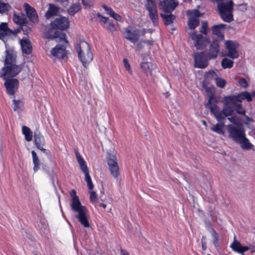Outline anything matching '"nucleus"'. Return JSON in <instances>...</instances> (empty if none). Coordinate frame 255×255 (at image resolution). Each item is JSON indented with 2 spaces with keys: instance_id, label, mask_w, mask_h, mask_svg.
I'll return each instance as SVG.
<instances>
[{
  "instance_id": "nucleus-46",
  "label": "nucleus",
  "mask_w": 255,
  "mask_h": 255,
  "mask_svg": "<svg viewBox=\"0 0 255 255\" xmlns=\"http://www.w3.org/2000/svg\"><path fill=\"white\" fill-rule=\"evenodd\" d=\"M90 194V201L93 204H96L98 203V197L96 193L94 191H91Z\"/></svg>"
},
{
  "instance_id": "nucleus-42",
  "label": "nucleus",
  "mask_w": 255,
  "mask_h": 255,
  "mask_svg": "<svg viewBox=\"0 0 255 255\" xmlns=\"http://www.w3.org/2000/svg\"><path fill=\"white\" fill-rule=\"evenodd\" d=\"M219 76L217 72L211 70L206 73L205 78L208 81L215 80Z\"/></svg>"
},
{
  "instance_id": "nucleus-18",
  "label": "nucleus",
  "mask_w": 255,
  "mask_h": 255,
  "mask_svg": "<svg viewBox=\"0 0 255 255\" xmlns=\"http://www.w3.org/2000/svg\"><path fill=\"white\" fill-rule=\"evenodd\" d=\"M178 5L176 0H164L160 2L159 6L166 12L170 13Z\"/></svg>"
},
{
  "instance_id": "nucleus-27",
  "label": "nucleus",
  "mask_w": 255,
  "mask_h": 255,
  "mask_svg": "<svg viewBox=\"0 0 255 255\" xmlns=\"http://www.w3.org/2000/svg\"><path fill=\"white\" fill-rule=\"evenodd\" d=\"M180 106L178 103H172L170 105L169 112L171 116V118L173 120H176L179 118Z\"/></svg>"
},
{
  "instance_id": "nucleus-32",
  "label": "nucleus",
  "mask_w": 255,
  "mask_h": 255,
  "mask_svg": "<svg viewBox=\"0 0 255 255\" xmlns=\"http://www.w3.org/2000/svg\"><path fill=\"white\" fill-rule=\"evenodd\" d=\"M59 8L53 4H49V7L45 13V16L46 18H49L52 16L56 15L59 11Z\"/></svg>"
},
{
  "instance_id": "nucleus-51",
  "label": "nucleus",
  "mask_w": 255,
  "mask_h": 255,
  "mask_svg": "<svg viewBox=\"0 0 255 255\" xmlns=\"http://www.w3.org/2000/svg\"><path fill=\"white\" fill-rule=\"evenodd\" d=\"M110 15L116 20L121 21L122 20V17L118 13H116L114 10L110 13Z\"/></svg>"
},
{
  "instance_id": "nucleus-29",
  "label": "nucleus",
  "mask_w": 255,
  "mask_h": 255,
  "mask_svg": "<svg viewBox=\"0 0 255 255\" xmlns=\"http://www.w3.org/2000/svg\"><path fill=\"white\" fill-rule=\"evenodd\" d=\"M70 196L72 198L71 203V207L72 209H74L82 206L78 197L76 195V192L75 190L71 191L70 192Z\"/></svg>"
},
{
  "instance_id": "nucleus-11",
  "label": "nucleus",
  "mask_w": 255,
  "mask_h": 255,
  "mask_svg": "<svg viewBox=\"0 0 255 255\" xmlns=\"http://www.w3.org/2000/svg\"><path fill=\"white\" fill-rule=\"evenodd\" d=\"M51 57L54 58L61 59L66 60L67 57V52L65 47L63 45H56L52 48L50 51Z\"/></svg>"
},
{
  "instance_id": "nucleus-24",
  "label": "nucleus",
  "mask_w": 255,
  "mask_h": 255,
  "mask_svg": "<svg viewBox=\"0 0 255 255\" xmlns=\"http://www.w3.org/2000/svg\"><path fill=\"white\" fill-rule=\"evenodd\" d=\"M20 45L23 53L26 54H29L31 53L32 47L29 39L23 38L20 40Z\"/></svg>"
},
{
  "instance_id": "nucleus-12",
  "label": "nucleus",
  "mask_w": 255,
  "mask_h": 255,
  "mask_svg": "<svg viewBox=\"0 0 255 255\" xmlns=\"http://www.w3.org/2000/svg\"><path fill=\"white\" fill-rule=\"evenodd\" d=\"M189 37L194 42L195 47L197 49H202L205 46V41L203 36L200 34H197L196 31L189 32Z\"/></svg>"
},
{
  "instance_id": "nucleus-37",
  "label": "nucleus",
  "mask_w": 255,
  "mask_h": 255,
  "mask_svg": "<svg viewBox=\"0 0 255 255\" xmlns=\"http://www.w3.org/2000/svg\"><path fill=\"white\" fill-rule=\"evenodd\" d=\"M230 105L232 104L229 100V102L226 103L223 109V110L227 117L232 116L234 111L233 107H232Z\"/></svg>"
},
{
  "instance_id": "nucleus-1",
  "label": "nucleus",
  "mask_w": 255,
  "mask_h": 255,
  "mask_svg": "<svg viewBox=\"0 0 255 255\" xmlns=\"http://www.w3.org/2000/svg\"><path fill=\"white\" fill-rule=\"evenodd\" d=\"M23 67V64L17 63L16 53L12 50L6 49L4 65L0 71V77L4 80L13 78L21 71Z\"/></svg>"
},
{
  "instance_id": "nucleus-55",
  "label": "nucleus",
  "mask_w": 255,
  "mask_h": 255,
  "mask_svg": "<svg viewBox=\"0 0 255 255\" xmlns=\"http://www.w3.org/2000/svg\"><path fill=\"white\" fill-rule=\"evenodd\" d=\"M83 4L86 6H90L91 5V3L93 1V0H82Z\"/></svg>"
},
{
  "instance_id": "nucleus-62",
  "label": "nucleus",
  "mask_w": 255,
  "mask_h": 255,
  "mask_svg": "<svg viewBox=\"0 0 255 255\" xmlns=\"http://www.w3.org/2000/svg\"><path fill=\"white\" fill-rule=\"evenodd\" d=\"M56 0L58 2H62L67 1L68 0Z\"/></svg>"
},
{
  "instance_id": "nucleus-47",
  "label": "nucleus",
  "mask_w": 255,
  "mask_h": 255,
  "mask_svg": "<svg viewBox=\"0 0 255 255\" xmlns=\"http://www.w3.org/2000/svg\"><path fill=\"white\" fill-rule=\"evenodd\" d=\"M85 179L87 183L88 187L90 190H92L94 188V185L92 183V180L91 179V177H90L89 174L85 175Z\"/></svg>"
},
{
  "instance_id": "nucleus-64",
  "label": "nucleus",
  "mask_w": 255,
  "mask_h": 255,
  "mask_svg": "<svg viewBox=\"0 0 255 255\" xmlns=\"http://www.w3.org/2000/svg\"><path fill=\"white\" fill-rule=\"evenodd\" d=\"M140 45H141V44H140V43L138 44V47H139V46H140Z\"/></svg>"
},
{
  "instance_id": "nucleus-39",
  "label": "nucleus",
  "mask_w": 255,
  "mask_h": 255,
  "mask_svg": "<svg viewBox=\"0 0 255 255\" xmlns=\"http://www.w3.org/2000/svg\"><path fill=\"white\" fill-rule=\"evenodd\" d=\"M13 109L14 111L16 112H19L22 111L23 108V103L21 100H13Z\"/></svg>"
},
{
  "instance_id": "nucleus-17",
  "label": "nucleus",
  "mask_w": 255,
  "mask_h": 255,
  "mask_svg": "<svg viewBox=\"0 0 255 255\" xmlns=\"http://www.w3.org/2000/svg\"><path fill=\"white\" fill-rule=\"evenodd\" d=\"M140 68L142 72L146 76L153 77L155 71L156 66L149 62H143L140 63Z\"/></svg>"
},
{
  "instance_id": "nucleus-25",
  "label": "nucleus",
  "mask_w": 255,
  "mask_h": 255,
  "mask_svg": "<svg viewBox=\"0 0 255 255\" xmlns=\"http://www.w3.org/2000/svg\"><path fill=\"white\" fill-rule=\"evenodd\" d=\"M225 26L226 24H220L213 25L212 27L213 34L216 35L220 39H223L224 38V35L223 33L225 28Z\"/></svg>"
},
{
  "instance_id": "nucleus-3",
  "label": "nucleus",
  "mask_w": 255,
  "mask_h": 255,
  "mask_svg": "<svg viewBox=\"0 0 255 255\" xmlns=\"http://www.w3.org/2000/svg\"><path fill=\"white\" fill-rule=\"evenodd\" d=\"M217 4L218 9L222 19L226 22H230L233 20V2L232 0L228 2H224L223 0H213Z\"/></svg>"
},
{
  "instance_id": "nucleus-21",
  "label": "nucleus",
  "mask_w": 255,
  "mask_h": 255,
  "mask_svg": "<svg viewBox=\"0 0 255 255\" xmlns=\"http://www.w3.org/2000/svg\"><path fill=\"white\" fill-rule=\"evenodd\" d=\"M23 7L29 20L33 22H37L38 16L35 10L27 3L24 4Z\"/></svg>"
},
{
  "instance_id": "nucleus-20",
  "label": "nucleus",
  "mask_w": 255,
  "mask_h": 255,
  "mask_svg": "<svg viewBox=\"0 0 255 255\" xmlns=\"http://www.w3.org/2000/svg\"><path fill=\"white\" fill-rule=\"evenodd\" d=\"M124 36L130 42L134 43L138 40L139 34L137 31L132 30L130 26H128L125 29Z\"/></svg>"
},
{
  "instance_id": "nucleus-31",
  "label": "nucleus",
  "mask_w": 255,
  "mask_h": 255,
  "mask_svg": "<svg viewBox=\"0 0 255 255\" xmlns=\"http://www.w3.org/2000/svg\"><path fill=\"white\" fill-rule=\"evenodd\" d=\"M237 143L240 144L241 147L244 149H251L253 147V145L249 142L245 134L244 137H242Z\"/></svg>"
},
{
  "instance_id": "nucleus-5",
  "label": "nucleus",
  "mask_w": 255,
  "mask_h": 255,
  "mask_svg": "<svg viewBox=\"0 0 255 255\" xmlns=\"http://www.w3.org/2000/svg\"><path fill=\"white\" fill-rule=\"evenodd\" d=\"M212 97H210L207 104L205 105L206 108H208L210 110L211 113L214 116L216 120L221 122L227 117L223 110H220L216 104L212 103Z\"/></svg>"
},
{
  "instance_id": "nucleus-59",
  "label": "nucleus",
  "mask_w": 255,
  "mask_h": 255,
  "mask_svg": "<svg viewBox=\"0 0 255 255\" xmlns=\"http://www.w3.org/2000/svg\"><path fill=\"white\" fill-rule=\"evenodd\" d=\"M146 1H147L146 5H149V3H150V2H151L152 3H155L154 0H146Z\"/></svg>"
},
{
  "instance_id": "nucleus-36",
  "label": "nucleus",
  "mask_w": 255,
  "mask_h": 255,
  "mask_svg": "<svg viewBox=\"0 0 255 255\" xmlns=\"http://www.w3.org/2000/svg\"><path fill=\"white\" fill-rule=\"evenodd\" d=\"M224 127V123H218L215 125H214L211 128V129L220 134H224V132L223 131V127Z\"/></svg>"
},
{
  "instance_id": "nucleus-6",
  "label": "nucleus",
  "mask_w": 255,
  "mask_h": 255,
  "mask_svg": "<svg viewBox=\"0 0 255 255\" xmlns=\"http://www.w3.org/2000/svg\"><path fill=\"white\" fill-rule=\"evenodd\" d=\"M72 210L78 213L77 218L81 225L85 228H90V225L88 220L87 210L86 207L82 206Z\"/></svg>"
},
{
  "instance_id": "nucleus-35",
  "label": "nucleus",
  "mask_w": 255,
  "mask_h": 255,
  "mask_svg": "<svg viewBox=\"0 0 255 255\" xmlns=\"http://www.w3.org/2000/svg\"><path fill=\"white\" fill-rule=\"evenodd\" d=\"M22 133L24 135L26 141H30L32 139V132L30 129L26 126H23L22 128Z\"/></svg>"
},
{
  "instance_id": "nucleus-40",
  "label": "nucleus",
  "mask_w": 255,
  "mask_h": 255,
  "mask_svg": "<svg viewBox=\"0 0 255 255\" xmlns=\"http://www.w3.org/2000/svg\"><path fill=\"white\" fill-rule=\"evenodd\" d=\"M31 154L32 156L33 162L34 163L33 170L34 172H36L38 170L39 167V160L36 155V152L34 150H32L31 151Z\"/></svg>"
},
{
  "instance_id": "nucleus-54",
  "label": "nucleus",
  "mask_w": 255,
  "mask_h": 255,
  "mask_svg": "<svg viewBox=\"0 0 255 255\" xmlns=\"http://www.w3.org/2000/svg\"><path fill=\"white\" fill-rule=\"evenodd\" d=\"M103 7L109 15L113 11V10L111 8L109 7L106 5H103Z\"/></svg>"
},
{
  "instance_id": "nucleus-63",
  "label": "nucleus",
  "mask_w": 255,
  "mask_h": 255,
  "mask_svg": "<svg viewBox=\"0 0 255 255\" xmlns=\"http://www.w3.org/2000/svg\"><path fill=\"white\" fill-rule=\"evenodd\" d=\"M203 123L204 125H205V124H206V122H205V121H203Z\"/></svg>"
},
{
  "instance_id": "nucleus-44",
  "label": "nucleus",
  "mask_w": 255,
  "mask_h": 255,
  "mask_svg": "<svg viewBox=\"0 0 255 255\" xmlns=\"http://www.w3.org/2000/svg\"><path fill=\"white\" fill-rule=\"evenodd\" d=\"M215 81H216V85L219 88H223L226 85V80L219 76H218Z\"/></svg>"
},
{
  "instance_id": "nucleus-52",
  "label": "nucleus",
  "mask_w": 255,
  "mask_h": 255,
  "mask_svg": "<svg viewBox=\"0 0 255 255\" xmlns=\"http://www.w3.org/2000/svg\"><path fill=\"white\" fill-rule=\"evenodd\" d=\"M211 234L214 238V242L217 243L218 241V235L215 230L212 228L211 229Z\"/></svg>"
},
{
  "instance_id": "nucleus-57",
  "label": "nucleus",
  "mask_w": 255,
  "mask_h": 255,
  "mask_svg": "<svg viewBox=\"0 0 255 255\" xmlns=\"http://www.w3.org/2000/svg\"><path fill=\"white\" fill-rule=\"evenodd\" d=\"M228 120L232 123L233 124H236L237 121L236 120V118L234 117L228 118Z\"/></svg>"
},
{
  "instance_id": "nucleus-48",
  "label": "nucleus",
  "mask_w": 255,
  "mask_h": 255,
  "mask_svg": "<svg viewBox=\"0 0 255 255\" xmlns=\"http://www.w3.org/2000/svg\"><path fill=\"white\" fill-rule=\"evenodd\" d=\"M208 28L207 22L204 21L202 23V26L200 29V32L204 34H207V30Z\"/></svg>"
},
{
  "instance_id": "nucleus-58",
  "label": "nucleus",
  "mask_w": 255,
  "mask_h": 255,
  "mask_svg": "<svg viewBox=\"0 0 255 255\" xmlns=\"http://www.w3.org/2000/svg\"><path fill=\"white\" fill-rule=\"evenodd\" d=\"M121 255H129L127 252H126L123 250H121Z\"/></svg>"
},
{
  "instance_id": "nucleus-26",
  "label": "nucleus",
  "mask_w": 255,
  "mask_h": 255,
  "mask_svg": "<svg viewBox=\"0 0 255 255\" xmlns=\"http://www.w3.org/2000/svg\"><path fill=\"white\" fill-rule=\"evenodd\" d=\"M231 248L235 251L244 254V253L249 250V247L243 246L238 241L236 240V236H234V242L231 244Z\"/></svg>"
},
{
  "instance_id": "nucleus-7",
  "label": "nucleus",
  "mask_w": 255,
  "mask_h": 255,
  "mask_svg": "<svg viewBox=\"0 0 255 255\" xmlns=\"http://www.w3.org/2000/svg\"><path fill=\"white\" fill-rule=\"evenodd\" d=\"M187 13L189 16L188 25L190 29L193 30L199 24L200 14L197 9L188 10Z\"/></svg>"
},
{
  "instance_id": "nucleus-10",
  "label": "nucleus",
  "mask_w": 255,
  "mask_h": 255,
  "mask_svg": "<svg viewBox=\"0 0 255 255\" xmlns=\"http://www.w3.org/2000/svg\"><path fill=\"white\" fill-rule=\"evenodd\" d=\"M225 46L227 50L226 54L227 56L232 59L237 58L239 57V53L237 50L238 44L235 41H226Z\"/></svg>"
},
{
  "instance_id": "nucleus-61",
  "label": "nucleus",
  "mask_w": 255,
  "mask_h": 255,
  "mask_svg": "<svg viewBox=\"0 0 255 255\" xmlns=\"http://www.w3.org/2000/svg\"><path fill=\"white\" fill-rule=\"evenodd\" d=\"M99 206L100 207H102L104 208H105L106 207V205L104 203H100Z\"/></svg>"
},
{
  "instance_id": "nucleus-14",
  "label": "nucleus",
  "mask_w": 255,
  "mask_h": 255,
  "mask_svg": "<svg viewBox=\"0 0 255 255\" xmlns=\"http://www.w3.org/2000/svg\"><path fill=\"white\" fill-rule=\"evenodd\" d=\"M219 45L217 41H213L209 45L205 55L207 59H213L217 57L219 52Z\"/></svg>"
},
{
  "instance_id": "nucleus-41",
  "label": "nucleus",
  "mask_w": 255,
  "mask_h": 255,
  "mask_svg": "<svg viewBox=\"0 0 255 255\" xmlns=\"http://www.w3.org/2000/svg\"><path fill=\"white\" fill-rule=\"evenodd\" d=\"M233 61L227 58L222 60L221 66L223 69L231 68L233 66Z\"/></svg>"
},
{
  "instance_id": "nucleus-56",
  "label": "nucleus",
  "mask_w": 255,
  "mask_h": 255,
  "mask_svg": "<svg viewBox=\"0 0 255 255\" xmlns=\"http://www.w3.org/2000/svg\"><path fill=\"white\" fill-rule=\"evenodd\" d=\"M98 17L100 19V21L101 22H103L104 23H105L107 22V20H108V18L106 17H104V16H102L101 15H98Z\"/></svg>"
},
{
  "instance_id": "nucleus-19",
  "label": "nucleus",
  "mask_w": 255,
  "mask_h": 255,
  "mask_svg": "<svg viewBox=\"0 0 255 255\" xmlns=\"http://www.w3.org/2000/svg\"><path fill=\"white\" fill-rule=\"evenodd\" d=\"M146 8L148 11L150 18L152 20L153 25H157L158 15L156 3L150 2L149 5H146Z\"/></svg>"
},
{
  "instance_id": "nucleus-15",
  "label": "nucleus",
  "mask_w": 255,
  "mask_h": 255,
  "mask_svg": "<svg viewBox=\"0 0 255 255\" xmlns=\"http://www.w3.org/2000/svg\"><path fill=\"white\" fill-rule=\"evenodd\" d=\"M194 66L199 68H205L208 66V60L204 57L203 52L194 54Z\"/></svg>"
},
{
  "instance_id": "nucleus-22",
  "label": "nucleus",
  "mask_w": 255,
  "mask_h": 255,
  "mask_svg": "<svg viewBox=\"0 0 255 255\" xmlns=\"http://www.w3.org/2000/svg\"><path fill=\"white\" fill-rule=\"evenodd\" d=\"M34 142L37 148L46 153V149L43 148L45 144V140L43 136L39 132H36L34 135Z\"/></svg>"
},
{
  "instance_id": "nucleus-53",
  "label": "nucleus",
  "mask_w": 255,
  "mask_h": 255,
  "mask_svg": "<svg viewBox=\"0 0 255 255\" xmlns=\"http://www.w3.org/2000/svg\"><path fill=\"white\" fill-rule=\"evenodd\" d=\"M107 28L108 30H110V31H114L116 29V27H115V25L111 23H109Z\"/></svg>"
},
{
  "instance_id": "nucleus-34",
  "label": "nucleus",
  "mask_w": 255,
  "mask_h": 255,
  "mask_svg": "<svg viewBox=\"0 0 255 255\" xmlns=\"http://www.w3.org/2000/svg\"><path fill=\"white\" fill-rule=\"evenodd\" d=\"M13 20L14 23L17 24L21 25L25 23L26 20V16L24 14L18 15L14 13L13 16Z\"/></svg>"
},
{
  "instance_id": "nucleus-50",
  "label": "nucleus",
  "mask_w": 255,
  "mask_h": 255,
  "mask_svg": "<svg viewBox=\"0 0 255 255\" xmlns=\"http://www.w3.org/2000/svg\"><path fill=\"white\" fill-rule=\"evenodd\" d=\"M239 84L243 87L246 88L248 86V82L245 78H241L239 81Z\"/></svg>"
},
{
  "instance_id": "nucleus-2",
  "label": "nucleus",
  "mask_w": 255,
  "mask_h": 255,
  "mask_svg": "<svg viewBox=\"0 0 255 255\" xmlns=\"http://www.w3.org/2000/svg\"><path fill=\"white\" fill-rule=\"evenodd\" d=\"M75 48L83 65L86 67L93 59L89 44L84 40H80L76 43Z\"/></svg>"
},
{
  "instance_id": "nucleus-30",
  "label": "nucleus",
  "mask_w": 255,
  "mask_h": 255,
  "mask_svg": "<svg viewBox=\"0 0 255 255\" xmlns=\"http://www.w3.org/2000/svg\"><path fill=\"white\" fill-rule=\"evenodd\" d=\"M49 38L51 39H55L57 42L59 41L67 43L66 34L62 32L56 31L53 36H49Z\"/></svg>"
},
{
  "instance_id": "nucleus-9",
  "label": "nucleus",
  "mask_w": 255,
  "mask_h": 255,
  "mask_svg": "<svg viewBox=\"0 0 255 255\" xmlns=\"http://www.w3.org/2000/svg\"><path fill=\"white\" fill-rule=\"evenodd\" d=\"M50 24L54 29L65 30L69 27V21L68 18L66 17L59 16L52 21Z\"/></svg>"
},
{
  "instance_id": "nucleus-38",
  "label": "nucleus",
  "mask_w": 255,
  "mask_h": 255,
  "mask_svg": "<svg viewBox=\"0 0 255 255\" xmlns=\"http://www.w3.org/2000/svg\"><path fill=\"white\" fill-rule=\"evenodd\" d=\"M11 7L8 3H5L0 0V13L7 14Z\"/></svg>"
},
{
  "instance_id": "nucleus-43",
  "label": "nucleus",
  "mask_w": 255,
  "mask_h": 255,
  "mask_svg": "<svg viewBox=\"0 0 255 255\" xmlns=\"http://www.w3.org/2000/svg\"><path fill=\"white\" fill-rule=\"evenodd\" d=\"M80 9V5L79 4H74L68 9V13L70 15H74Z\"/></svg>"
},
{
  "instance_id": "nucleus-33",
  "label": "nucleus",
  "mask_w": 255,
  "mask_h": 255,
  "mask_svg": "<svg viewBox=\"0 0 255 255\" xmlns=\"http://www.w3.org/2000/svg\"><path fill=\"white\" fill-rule=\"evenodd\" d=\"M161 16L164 20V24L166 25H170L172 23L175 18V16L171 13H161Z\"/></svg>"
},
{
  "instance_id": "nucleus-60",
  "label": "nucleus",
  "mask_w": 255,
  "mask_h": 255,
  "mask_svg": "<svg viewBox=\"0 0 255 255\" xmlns=\"http://www.w3.org/2000/svg\"><path fill=\"white\" fill-rule=\"evenodd\" d=\"M203 237L202 238V248L204 250H205L206 249V247L205 246V245L204 244L203 242Z\"/></svg>"
},
{
  "instance_id": "nucleus-8",
  "label": "nucleus",
  "mask_w": 255,
  "mask_h": 255,
  "mask_svg": "<svg viewBox=\"0 0 255 255\" xmlns=\"http://www.w3.org/2000/svg\"><path fill=\"white\" fill-rule=\"evenodd\" d=\"M227 127L228 130L229 136L234 141L237 142L242 137H244L245 133L242 129L232 125H229Z\"/></svg>"
},
{
  "instance_id": "nucleus-23",
  "label": "nucleus",
  "mask_w": 255,
  "mask_h": 255,
  "mask_svg": "<svg viewBox=\"0 0 255 255\" xmlns=\"http://www.w3.org/2000/svg\"><path fill=\"white\" fill-rule=\"evenodd\" d=\"M19 30L18 29L15 32L8 28L6 22H1L0 24V39H3L4 37L11 34H17Z\"/></svg>"
},
{
  "instance_id": "nucleus-4",
  "label": "nucleus",
  "mask_w": 255,
  "mask_h": 255,
  "mask_svg": "<svg viewBox=\"0 0 255 255\" xmlns=\"http://www.w3.org/2000/svg\"><path fill=\"white\" fill-rule=\"evenodd\" d=\"M107 161L111 176L114 179L118 178L120 175V170L116 155L109 154Z\"/></svg>"
},
{
  "instance_id": "nucleus-16",
  "label": "nucleus",
  "mask_w": 255,
  "mask_h": 255,
  "mask_svg": "<svg viewBox=\"0 0 255 255\" xmlns=\"http://www.w3.org/2000/svg\"><path fill=\"white\" fill-rule=\"evenodd\" d=\"M255 93L251 94L247 91L242 92L237 96H229L227 97L231 102H241L242 100L246 99L248 102L252 101V97L254 96Z\"/></svg>"
},
{
  "instance_id": "nucleus-28",
  "label": "nucleus",
  "mask_w": 255,
  "mask_h": 255,
  "mask_svg": "<svg viewBox=\"0 0 255 255\" xmlns=\"http://www.w3.org/2000/svg\"><path fill=\"white\" fill-rule=\"evenodd\" d=\"M75 154L77 161L80 165V169L85 174V175L89 174V171L87 167L86 163L80 155V153L78 151H76L75 152Z\"/></svg>"
},
{
  "instance_id": "nucleus-49",
  "label": "nucleus",
  "mask_w": 255,
  "mask_h": 255,
  "mask_svg": "<svg viewBox=\"0 0 255 255\" xmlns=\"http://www.w3.org/2000/svg\"><path fill=\"white\" fill-rule=\"evenodd\" d=\"M123 62L124 64L125 67L126 69L128 71V72L131 74H132V70L130 68V65L128 63V61L127 59L124 58L123 60Z\"/></svg>"
},
{
  "instance_id": "nucleus-13",
  "label": "nucleus",
  "mask_w": 255,
  "mask_h": 255,
  "mask_svg": "<svg viewBox=\"0 0 255 255\" xmlns=\"http://www.w3.org/2000/svg\"><path fill=\"white\" fill-rule=\"evenodd\" d=\"M4 86L8 94L13 95L18 88L19 82L16 79L7 78L4 80Z\"/></svg>"
},
{
  "instance_id": "nucleus-45",
  "label": "nucleus",
  "mask_w": 255,
  "mask_h": 255,
  "mask_svg": "<svg viewBox=\"0 0 255 255\" xmlns=\"http://www.w3.org/2000/svg\"><path fill=\"white\" fill-rule=\"evenodd\" d=\"M231 102V104L235 105V107L236 108L237 112L240 115H245L246 111L242 107V105L241 104H236V102L233 103V102Z\"/></svg>"
}]
</instances>
